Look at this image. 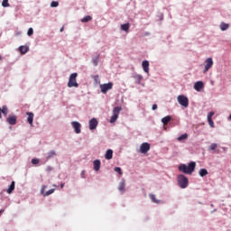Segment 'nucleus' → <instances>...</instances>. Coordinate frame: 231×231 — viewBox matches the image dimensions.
<instances>
[{
    "label": "nucleus",
    "instance_id": "nucleus-9",
    "mask_svg": "<svg viewBox=\"0 0 231 231\" xmlns=\"http://www.w3.org/2000/svg\"><path fill=\"white\" fill-rule=\"evenodd\" d=\"M46 189H48L46 185H43L41 189V194L44 196V198H46V196H51V194H53V192H55V189H51L48 191H46Z\"/></svg>",
    "mask_w": 231,
    "mask_h": 231
},
{
    "label": "nucleus",
    "instance_id": "nucleus-49",
    "mask_svg": "<svg viewBox=\"0 0 231 231\" xmlns=\"http://www.w3.org/2000/svg\"><path fill=\"white\" fill-rule=\"evenodd\" d=\"M49 171H51V168H49Z\"/></svg>",
    "mask_w": 231,
    "mask_h": 231
},
{
    "label": "nucleus",
    "instance_id": "nucleus-19",
    "mask_svg": "<svg viewBox=\"0 0 231 231\" xmlns=\"http://www.w3.org/2000/svg\"><path fill=\"white\" fill-rule=\"evenodd\" d=\"M105 158L106 160H113V150H107Z\"/></svg>",
    "mask_w": 231,
    "mask_h": 231
},
{
    "label": "nucleus",
    "instance_id": "nucleus-16",
    "mask_svg": "<svg viewBox=\"0 0 231 231\" xmlns=\"http://www.w3.org/2000/svg\"><path fill=\"white\" fill-rule=\"evenodd\" d=\"M142 66L144 73H149V60H143Z\"/></svg>",
    "mask_w": 231,
    "mask_h": 231
},
{
    "label": "nucleus",
    "instance_id": "nucleus-31",
    "mask_svg": "<svg viewBox=\"0 0 231 231\" xmlns=\"http://www.w3.org/2000/svg\"><path fill=\"white\" fill-rule=\"evenodd\" d=\"M2 6H4V8H8V6H10L8 0H3Z\"/></svg>",
    "mask_w": 231,
    "mask_h": 231
},
{
    "label": "nucleus",
    "instance_id": "nucleus-32",
    "mask_svg": "<svg viewBox=\"0 0 231 231\" xmlns=\"http://www.w3.org/2000/svg\"><path fill=\"white\" fill-rule=\"evenodd\" d=\"M217 149V143H211L209 146V151H216Z\"/></svg>",
    "mask_w": 231,
    "mask_h": 231
},
{
    "label": "nucleus",
    "instance_id": "nucleus-27",
    "mask_svg": "<svg viewBox=\"0 0 231 231\" xmlns=\"http://www.w3.org/2000/svg\"><path fill=\"white\" fill-rule=\"evenodd\" d=\"M229 25L227 23H222L220 24V29L222 30V32H225L226 30H228Z\"/></svg>",
    "mask_w": 231,
    "mask_h": 231
},
{
    "label": "nucleus",
    "instance_id": "nucleus-33",
    "mask_svg": "<svg viewBox=\"0 0 231 231\" xmlns=\"http://www.w3.org/2000/svg\"><path fill=\"white\" fill-rule=\"evenodd\" d=\"M57 6H59V2H57V1H52V2L51 3V8H57Z\"/></svg>",
    "mask_w": 231,
    "mask_h": 231
},
{
    "label": "nucleus",
    "instance_id": "nucleus-23",
    "mask_svg": "<svg viewBox=\"0 0 231 231\" xmlns=\"http://www.w3.org/2000/svg\"><path fill=\"white\" fill-rule=\"evenodd\" d=\"M199 174V176H201V178H203V176H207V174H208V171H207V169H200Z\"/></svg>",
    "mask_w": 231,
    "mask_h": 231
},
{
    "label": "nucleus",
    "instance_id": "nucleus-8",
    "mask_svg": "<svg viewBox=\"0 0 231 231\" xmlns=\"http://www.w3.org/2000/svg\"><path fill=\"white\" fill-rule=\"evenodd\" d=\"M100 89H101V93H107V91H109V89H113V83L109 82V83H106V84H102L100 85Z\"/></svg>",
    "mask_w": 231,
    "mask_h": 231
},
{
    "label": "nucleus",
    "instance_id": "nucleus-12",
    "mask_svg": "<svg viewBox=\"0 0 231 231\" xmlns=\"http://www.w3.org/2000/svg\"><path fill=\"white\" fill-rule=\"evenodd\" d=\"M203 88H205V84L203 83V81H197L194 84V89L196 91H201L203 89Z\"/></svg>",
    "mask_w": 231,
    "mask_h": 231
},
{
    "label": "nucleus",
    "instance_id": "nucleus-34",
    "mask_svg": "<svg viewBox=\"0 0 231 231\" xmlns=\"http://www.w3.org/2000/svg\"><path fill=\"white\" fill-rule=\"evenodd\" d=\"M27 35L29 37H32V35H33V28H29L27 31Z\"/></svg>",
    "mask_w": 231,
    "mask_h": 231
},
{
    "label": "nucleus",
    "instance_id": "nucleus-21",
    "mask_svg": "<svg viewBox=\"0 0 231 231\" xmlns=\"http://www.w3.org/2000/svg\"><path fill=\"white\" fill-rule=\"evenodd\" d=\"M14 190H15V181L11 182V185L9 186V188L7 189V193L12 194V192H14Z\"/></svg>",
    "mask_w": 231,
    "mask_h": 231
},
{
    "label": "nucleus",
    "instance_id": "nucleus-36",
    "mask_svg": "<svg viewBox=\"0 0 231 231\" xmlns=\"http://www.w3.org/2000/svg\"><path fill=\"white\" fill-rule=\"evenodd\" d=\"M39 159H32V165H39Z\"/></svg>",
    "mask_w": 231,
    "mask_h": 231
},
{
    "label": "nucleus",
    "instance_id": "nucleus-39",
    "mask_svg": "<svg viewBox=\"0 0 231 231\" xmlns=\"http://www.w3.org/2000/svg\"><path fill=\"white\" fill-rule=\"evenodd\" d=\"M152 111H156V109H158V105L156 104L152 105Z\"/></svg>",
    "mask_w": 231,
    "mask_h": 231
},
{
    "label": "nucleus",
    "instance_id": "nucleus-35",
    "mask_svg": "<svg viewBox=\"0 0 231 231\" xmlns=\"http://www.w3.org/2000/svg\"><path fill=\"white\" fill-rule=\"evenodd\" d=\"M114 171H115V172H118V174H120V175L123 174V172H122V168H120V167H116V168L114 169Z\"/></svg>",
    "mask_w": 231,
    "mask_h": 231
},
{
    "label": "nucleus",
    "instance_id": "nucleus-24",
    "mask_svg": "<svg viewBox=\"0 0 231 231\" xmlns=\"http://www.w3.org/2000/svg\"><path fill=\"white\" fill-rule=\"evenodd\" d=\"M149 198H150V199H152V203H157V204L160 203V200L156 199V195L150 194Z\"/></svg>",
    "mask_w": 231,
    "mask_h": 231
},
{
    "label": "nucleus",
    "instance_id": "nucleus-22",
    "mask_svg": "<svg viewBox=\"0 0 231 231\" xmlns=\"http://www.w3.org/2000/svg\"><path fill=\"white\" fill-rule=\"evenodd\" d=\"M171 120H172V117H171V116H167L162 119V122L163 125H167V124H169V122H171Z\"/></svg>",
    "mask_w": 231,
    "mask_h": 231
},
{
    "label": "nucleus",
    "instance_id": "nucleus-25",
    "mask_svg": "<svg viewBox=\"0 0 231 231\" xmlns=\"http://www.w3.org/2000/svg\"><path fill=\"white\" fill-rule=\"evenodd\" d=\"M93 17H91L90 15H87L85 16L82 20L81 23H89V21H92Z\"/></svg>",
    "mask_w": 231,
    "mask_h": 231
},
{
    "label": "nucleus",
    "instance_id": "nucleus-14",
    "mask_svg": "<svg viewBox=\"0 0 231 231\" xmlns=\"http://www.w3.org/2000/svg\"><path fill=\"white\" fill-rule=\"evenodd\" d=\"M119 192H125V180H122L118 186Z\"/></svg>",
    "mask_w": 231,
    "mask_h": 231
},
{
    "label": "nucleus",
    "instance_id": "nucleus-5",
    "mask_svg": "<svg viewBox=\"0 0 231 231\" xmlns=\"http://www.w3.org/2000/svg\"><path fill=\"white\" fill-rule=\"evenodd\" d=\"M177 102L182 107H189V97H187L184 95H180L177 97Z\"/></svg>",
    "mask_w": 231,
    "mask_h": 231
},
{
    "label": "nucleus",
    "instance_id": "nucleus-42",
    "mask_svg": "<svg viewBox=\"0 0 231 231\" xmlns=\"http://www.w3.org/2000/svg\"><path fill=\"white\" fill-rule=\"evenodd\" d=\"M84 174H85V171H82V172H81V178H85V177H84Z\"/></svg>",
    "mask_w": 231,
    "mask_h": 231
},
{
    "label": "nucleus",
    "instance_id": "nucleus-28",
    "mask_svg": "<svg viewBox=\"0 0 231 231\" xmlns=\"http://www.w3.org/2000/svg\"><path fill=\"white\" fill-rule=\"evenodd\" d=\"M99 59H100L99 56H96L95 58L92 59V63L94 64V66H98Z\"/></svg>",
    "mask_w": 231,
    "mask_h": 231
},
{
    "label": "nucleus",
    "instance_id": "nucleus-20",
    "mask_svg": "<svg viewBox=\"0 0 231 231\" xmlns=\"http://www.w3.org/2000/svg\"><path fill=\"white\" fill-rule=\"evenodd\" d=\"M100 165H101V162H100V160H96L94 161V171H100Z\"/></svg>",
    "mask_w": 231,
    "mask_h": 231
},
{
    "label": "nucleus",
    "instance_id": "nucleus-37",
    "mask_svg": "<svg viewBox=\"0 0 231 231\" xmlns=\"http://www.w3.org/2000/svg\"><path fill=\"white\" fill-rule=\"evenodd\" d=\"M208 125H210V127H215L214 125V121L212 119H208Z\"/></svg>",
    "mask_w": 231,
    "mask_h": 231
},
{
    "label": "nucleus",
    "instance_id": "nucleus-45",
    "mask_svg": "<svg viewBox=\"0 0 231 231\" xmlns=\"http://www.w3.org/2000/svg\"><path fill=\"white\" fill-rule=\"evenodd\" d=\"M1 107H0V118H3V116L1 115Z\"/></svg>",
    "mask_w": 231,
    "mask_h": 231
},
{
    "label": "nucleus",
    "instance_id": "nucleus-6",
    "mask_svg": "<svg viewBox=\"0 0 231 231\" xmlns=\"http://www.w3.org/2000/svg\"><path fill=\"white\" fill-rule=\"evenodd\" d=\"M204 65H205L204 73H207L208 69H210V68L214 66V60H212V58H208L205 60Z\"/></svg>",
    "mask_w": 231,
    "mask_h": 231
},
{
    "label": "nucleus",
    "instance_id": "nucleus-47",
    "mask_svg": "<svg viewBox=\"0 0 231 231\" xmlns=\"http://www.w3.org/2000/svg\"><path fill=\"white\" fill-rule=\"evenodd\" d=\"M53 187H55L57 189V185H53Z\"/></svg>",
    "mask_w": 231,
    "mask_h": 231
},
{
    "label": "nucleus",
    "instance_id": "nucleus-17",
    "mask_svg": "<svg viewBox=\"0 0 231 231\" xmlns=\"http://www.w3.org/2000/svg\"><path fill=\"white\" fill-rule=\"evenodd\" d=\"M120 28L123 32H125L126 33H129V28H131V24L129 23H125V24H121Z\"/></svg>",
    "mask_w": 231,
    "mask_h": 231
},
{
    "label": "nucleus",
    "instance_id": "nucleus-41",
    "mask_svg": "<svg viewBox=\"0 0 231 231\" xmlns=\"http://www.w3.org/2000/svg\"><path fill=\"white\" fill-rule=\"evenodd\" d=\"M60 32H64V26H62L61 28H60Z\"/></svg>",
    "mask_w": 231,
    "mask_h": 231
},
{
    "label": "nucleus",
    "instance_id": "nucleus-1",
    "mask_svg": "<svg viewBox=\"0 0 231 231\" xmlns=\"http://www.w3.org/2000/svg\"><path fill=\"white\" fill-rule=\"evenodd\" d=\"M180 172H183L184 174H192L193 171H196V162H191L188 164H180L179 166Z\"/></svg>",
    "mask_w": 231,
    "mask_h": 231
},
{
    "label": "nucleus",
    "instance_id": "nucleus-10",
    "mask_svg": "<svg viewBox=\"0 0 231 231\" xmlns=\"http://www.w3.org/2000/svg\"><path fill=\"white\" fill-rule=\"evenodd\" d=\"M71 125L76 133V134H80L81 133V129L80 127H82V125H80V123L77 122V121H73L71 123Z\"/></svg>",
    "mask_w": 231,
    "mask_h": 231
},
{
    "label": "nucleus",
    "instance_id": "nucleus-7",
    "mask_svg": "<svg viewBox=\"0 0 231 231\" xmlns=\"http://www.w3.org/2000/svg\"><path fill=\"white\" fill-rule=\"evenodd\" d=\"M149 151H151V144H149V143H143L141 144L140 152H142V154H147Z\"/></svg>",
    "mask_w": 231,
    "mask_h": 231
},
{
    "label": "nucleus",
    "instance_id": "nucleus-13",
    "mask_svg": "<svg viewBox=\"0 0 231 231\" xmlns=\"http://www.w3.org/2000/svg\"><path fill=\"white\" fill-rule=\"evenodd\" d=\"M98 125V121L97 120V118H92L89 121V129L91 131H93V129H97V126Z\"/></svg>",
    "mask_w": 231,
    "mask_h": 231
},
{
    "label": "nucleus",
    "instance_id": "nucleus-18",
    "mask_svg": "<svg viewBox=\"0 0 231 231\" xmlns=\"http://www.w3.org/2000/svg\"><path fill=\"white\" fill-rule=\"evenodd\" d=\"M30 48H28V46H20L19 47V51L24 55V53H28Z\"/></svg>",
    "mask_w": 231,
    "mask_h": 231
},
{
    "label": "nucleus",
    "instance_id": "nucleus-4",
    "mask_svg": "<svg viewBox=\"0 0 231 231\" xmlns=\"http://www.w3.org/2000/svg\"><path fill=\"white\" fill-rule=\"evenodd\" d=\"M120 111H122V106H115L113 108V115L110 118V124H115V122H116V120H118V115H120Z\"/></svg>",
    "mask_w": 231,
    "mask_h": 231
},
{
    "label": "nucleus",
    "instance_id": "nucleus-38",
    "mask_svg": "<svg viewBox=\"0 0 231 231\" xmlns=\"http://www.w3.org/2000/svg\"><path fill=\"white\" fill-rule=\"evenodd\" d=\"M215 115V113L214 112H209L208 114V119H212V116Z\"/></svg>",
    "mask_w": 231,
    "mask_h": 231
},
{
    "label": "nucleus",
    "instance_id": "nucleus-15",
    "mask_svg": "<svg viewBox=\"0 0 231 231\" xmlns=\"http://www.w3.org/2000/svg\"><path fill=\"white\" fill-rule=\"evenodd\" d=\"M27 115V122L28 124H30V125H33V113L32 112H27L26 113Z\"/></svg>",
    "mask_w": 231,
    "mask_h": 231
},
{
    "label": "nucleus",
    "instance_id": "nucleus-29",
    "mask_svg": "<svg viewBox=\"0 0 231 231\" xmlns=\"http://www.w3.org/2000/svg\"><path fill=\"white\" fill-rule=\"evenodd\" d=\"M3 113V115H5V116H6V115H8V107L6 106H4L1 109V114Z\"/></svg>",
    "mask_w": 231,
    "mask_h": 231
},
{
    "label": "nucleus",
    "instance_id": "nucleus-26",
    "mask_svg": "<svg viewBox=\"0 0 231 231\" xmlns=\"http://www.w3.org/2000/svg\"><path fill=\"white\" fill-rule=\"evenodd\" d=\"M187 138H189V134H181L180 136L178 137V141L179 142H183V140H187Z\"/></svg>",
    "mask_w": 231,
    "mask_h": 231
},
{
    "label": "nucleus",
    "instance_id": "nucleus-30",
    "mask_svg": "<svg viewBox=\"0 0 231 231\" xmlns=\"http://www.w3.org/2000/svg\"><path fill=\"white\" fill-rule=\"evenodd\" d=\"M57 153L55 152V151H51V152H48V156H47V158H48V160H50V159H51V158H53V156H55Z\"/></svg>",
    "mask_w": 231,
    "mask_h": 231
},
{
    "label": "nucleus",
    "instance_id": "nucleus-11",
    "mask_svg": "<svg viewBox=\"0 0 231 231\" xmlns=\"http://www.w3.org/2000/svg\"><path fill=\"white\" fill-rule=\"evenodd\" d=\"M6 122L9 123L10 125H15V124H17V116H9Z\"/></svg>",
    "mask_w": 231,
    "mask_h": 231
},
{
    "label": "nucleus",
    "instance_id": "nucleus-44",
    "mask_svg": "<svg viewBox=\"0 0 231 231\" xmlns=\"http://www.w3.org/2000/svg\"><path fill=\"white\" fill-rule=\"evenodd\" d=\"M3 212H5V209L0 210V216L3 214Z\"/></svg>",
    "mask_w": 231,
    "mask_h": 231
},
{
    "label": "nucleus",
    "instance_id": "nucleus-3",
    "mask_svg": "<svg viewBox=\"0 0 231 231\" xmlns=\"http://www.w3.org/2000/svg\"><path fill=\"white\" fill-rule=\"evenodd\" d=\"M77 77H79L77 72H74L69 76L68 88H79V83H77Z\"/></svg>",
    "mask_w": 231,
    "mask_h": 231
},
{
    "label": "nucleus",
    "instance_id": "nucleus-48",
    "mask_svg": "<svg viewBox=\"0 0 231 231\" xmlns=\"http://www.w3.org/2000/svg\"><path fill=\"white\" fill-rule=\"evenodd\" d=\"M49 171H51V168H49Z\"/></svg>",
    "mask_w": 231,
    "mask_h": 231
},
{
    "label": "nucleus",
    "instance_id": "nucleus-40",
    "mask_svg": "<svg viewBox=\"0 0 231 231\" xmlns=\"http://www.w3.org/2000/svg\"><path fill=\"white\" fill-rule=\"evenodd\" d=\"M137 79H138V80H142V79H143V77H142L141 75H138Z\"/></svg>",
    "mask_w": 231,
    "mask_h": 231
},
{
    "label": "nucleus",
    "instance_id": "nucleus-43",
    "mask_svg": "<svg viewBox=\"0 0 231 231\" xmlns=\"http://www.w3.org/2000/svg\"><path fill=\"white\" fill-rule=\"evenodd\" d=\"M64 185H65L64 183H61L60 184V189H64Z\"/></svg>",
    "mask_w": 231,
    "mask_h": 231
},
{
    "label": "nucleus",
    "instance_id": "nucleus-46",
    "mask_svg": "<svg viewBox=\"0 0 231 231\" xmlns=\"http://www.w3.org/2000/svg\"><path fill=\"white\" fill-rule=\"evenodd\" d=\"M3 60V58L0 56V60Z\"/></svg>",
    "mask_w": 231,
    "mask_h": 231
},
{
    "label": "nucleus",
    "instance_id": "nucleus-2",
    "mask_svg": "<svg viewBox=\"0 0 231 231\" xmlns=\"http://www.w3.org/2000/svg\"><path fill=\"white\" fill-rule=\"evenodd\" d=\"M177 181L180 189H187V187H189V179L185 175H179L177 177Z\"/></svg>",
    "mask_w": 231,
    "mask_h": 231
}]
</instances>
